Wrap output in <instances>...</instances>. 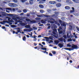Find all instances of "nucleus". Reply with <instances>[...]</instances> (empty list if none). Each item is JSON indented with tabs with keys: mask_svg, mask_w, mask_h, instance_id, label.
Listing matches in <instances>:
<instances>
[{
	"mask_svg": "<svg viewBox=\"0 0 79 79\" xmlns=\"http://www.w3.org/2000/svg\"><path fill=\"white\" fill-rule=\"evenodd\" d=\"M62 57L63 58H64L66 59L67 58L66 56L64 54H62Z\"/></svg>",
	"mask_w": 79,
	"mask_h": 79,
	"instance_id": "obj_28",
	"label": "nucleus"
},
{
	"mask_svg": "<svg viewBox=\"0 0 79 79\" xmlns=\"http://www.w3.org/2000/svg\"><path fill=\"white\" fill-rule=\"evenodd\" d=\"M2 16H5V13H3L2 14Z\"/></svg>",
	"mask_w": 79,
	"mask_h": 79,
	"instance_id": "obj_52",
	"label": "nucleus"
},
{
	"mask_svg": "<svg viewBox=\"0 0 79 79\" xmlns=\"http://www.w3.org/2000/svg\"><path fill=\"white\" fill-rule=\"evenodd\" d=\"M41 49H42V50H47V48H41Z\"/></svg>",
	"mask_w": 79,
	"mask_h": 79,
	"instance_id": "obj_43",
	"label": "nucleus"
},
{
	"mask_svg": "<svg viewBox=\"0 0 79 79\" xmlns=\"http://www.w3.org/2000/svg\"><path fill=\"white\" fill-rule=\"evenodd\" d=\"M8 16H10V17H11L12 18V19H11V18L9 17H7L8 19V20L9 21V22L8 23V24L9 25H11V24H14V20L15 19H16V20L17 22L15 23V24H17L18 22L21 25V26H25L26 25L27 23H23V20H17V18H16V15H13V14H7ZM14 18V19H13Z\"/></svg>",
	"mask_w": 79,
	"mask_h": 79,
	"instance_id": "obj_1",
	"label": "nucleus"
},
{
	"mask_svg": "<svg viewBox=\"0 0 79 79\" xmlns=\"http://www.w3.org/2000/svg\"><path fill=\"white\" fill-rule=\"evenodd\" d=\"M5 21H4L3 22H1V24H5Z\"/></svg>",
	"mask_w": 79,
	"mask_h": 79,
	"instance_id": "obj_32",
	"label": "nucleus"
},
{
	"mask_svg": "<svg viewBox=\"0 0 79 79\" xmlns=\"http://www.w3.org/2000/svg\"><path fill=\"white\" fill-rule=\"evenodd\" d=\"M40 11L41 13H43L44 12V11L43 10H40Z\"/></svg>",
	"mask_w": 79,
	"mask_h": 79,
	"instance_id": "obj_36",
	"label": "nucleus"
},
{
	"mask_svg": "<svg viewBox=\"0 0 79 79\" xmlns=\"http://www.w3.org/2000/svg\"><path fill=\"white\" fill-rule=\"evenodd\" d=\"M52 42H53V41H52V40L49 41V42H48V43H49V44H51V43H52Z\"/></svg>",
	"mask_w": 79,
	"mask_h": 79,
	"instance_id": "obj_42",
	"label": "nucleus"
},
{
	"mask_svg": "<svg viewBox=\"0 0 79 79\" xmlns=\"http://www.w3.org/2000/svg\"><path fill=\"white\" fill-rule=\"evenodd\" d=\"M25 27H26V28H27V29L28 28H29L30 27V25H27L25 26Z\"/></svg>",
	"mask_w": 79,
	"mask_h": 79,
	"instance_id": "obj_24",
	"label": "nucleus"
},
{
	"mask_svg": "<svg viewBox=\"0 0 79 79\" xmlns=\"http://www.w3.org/2000/svg\"><path fill=\"white\" fill-rule=\"evenodd\" d=\"M33 29H34V30H37V28H36L35 27H33Z\"/></svg>",
	"mask_w": 79,
	"mask_h": 79,
	"instance_id": "obj_46",
	"label": "nucleus"
},
{
	"mask_svg": "<svg viewBox=\"0 0 79 79\" xmlns=\"http://www.w3.org/2000/svg\"><path fill=\"white\" fill-rule=\"evenodd\" d=\"M48 22L50 23H52V24H53L54 23H56V21L55 19H53L50 18L49 19H48Z\"/></svg>",
	"mask_w": 79,
	"mask_h": 79,
	"instance_id": "obj_4",
	"label": "nucleus"
},
{
	"mask_svg": "<svg viewBox=\"0 0 79 79\" xmlns=\"http://www.w3.org/2000/svg\"><path fill=\"white\" fill-rule=\"evenodd\" d=\"M23 12H24V13H27V10L26 9H24L23 10Z\"/></svg>",
	"mask_w": 79,
	"mask_h": 79,
	"instance_id": "obj_29",
	"label": "nucleus"
},
{
	"mask_svg": "<svg viewBox=\"0 0 79 79\" xmlns=\"http://www.w3.org/2000/svg\"><path fill=\"white\" fill-rule=\"evenodd\" d=\"M32 28H30L28 29V32H31V31H32Z\"/></svg>",
	"mask_w": 79,
	"mask_h": 79,
	"instance_id": "obj_31",
	"label": "nucleus"
},
{
	"mask_svg": "<svg viewBox=\"0 0 79 79\" xmlns=\"http://www.w3.org/2000/svg\"><path fill=\"white\" fill-rule=\"evenodd\" d=\"M63 26L64 27H65L66 26V24L65 23H63Z\"/></svg>",
	"mask_w": 79,
	"mask_h": 79,
	"instance_id": "obj_39",
	"label": "nucleus"
},
{
	"mask_svg": "<svg viewBox=\"0 0 79 79\" xmlns=\"http://www.w3.org/2000/svg\"><path fill=\"white\" fill-rule=\"evenodd\" d=\"M2 29H5V27H2Z\"/></svg>",
	"mask_w": 79,
	"mask_h": 79,
	"instance_id": "obj_62",
	"label": "nucleus"
},
{
	"mask_svg": "<svg viewBox=\"0 0 79 79\" xmlns=\"http://www.w3.org/2000/svg\"><path fill=\"white\" fill-rule=\"evenodd\" d=\"M28 30L29 29H24L23 30L24 31H25V32H29Z\"/></svg>",
	"mask_w": 79,
	"mask_h": 79,
	"instance_id": "obj_25",
	"label": "nucleus"
},
{
	"mask_svg": "<svg viewBox=\"0 0 79 79\" xmlns=\"http://www.w3.org/2000/svg\"><path fill=\"white\" fill-rule=\"evenodd\" d=\"M12 10V9L11 8H6V11L7 13H10L9 11H11Z\"/></svg>",
	"mask_w": 79,
	"mask_h": 79,
	"instance_id": "obj_10",
	"label": "nucleus"
},
{
	"mask_svg": "<svg viewBox=\"0 0 79 79\" xmlns=\"http://www.w3.org/2000/svg\"><path fill=\"white\" fill-rule=\"evenodd\" d=\"M74 37H75V39L77 38V36H76V35H75Z\"/></svg>",
	"mask_w": 79,
	"mask_h": 79,
	"instance_id": "obj_53",
	"label": "nucleus"
},
{
	"mask_svg": "<svg viewBox=\"0 0 79 79\" xmlns=\"http://www.w3.org/2000/svg\"><path fill=\"white\" fill-rule=\"evenodd\" d=\"M51 52H52V53L54 55H55L56 54V51H51Z\"/></svg>",
	"mask_w": 79,
	"mask_h": 79,
	"instance_id": "obj_19",
	"label": "nucleus"
},
{
	"mask_svg": "<svg viewBox=\"0 0 79 79\" xmlns=\"http://www.w3.org/2000/svg\"><path fill=\"white\" fill-rule=\"evenodd\" d=\"M39 45H41L42 47H43V45H42L41 44H39Z\"/></svg>",
	"mask_w": 79,
	"mask_h": 79,
	"instance_id": "obj_54",
	"label": "nucleus"
},
{
	"mask_svg": "<svg viewBox=\"0 0 79 79\" xmlns=\"http://www.w3.org/2000/svg\"><path fill=\"white\" fill-rule=\"evenodd\" d=\"M8 5L10 6L11 7H15L17 6V5L14 3H9Z\"/></svg>",
	"mask_w": 79,
	"mask_h": 79,
	"instance_id": "obj_6",
	"label": "nucleus"
},
{
	"mask_svg": "<svg viewBox=\"0 0 79 79\" xmlns=\"http://www.w3.org/2000/svg\"><path fill=\"white\" fill-rule=\"evenodd\" d=\"M69 26L70 29H72V26H71V25H69Z\"/></svg>",
	"mask_w": 79,
	"mask_h": 79,
	"instance_id": "obj_56",
	"label": "nucleus"
},
{
	"mask_svg": "<svg viewBox=\"0 0 79 79\" xmlns=\"http://www.w3.org/2000/svg\"><path fill=\"white\" fill-rule=\"evenodd\" d=\"M72 8L73 10H71L70 11V13H73H73L75 12V10H74V8L72 7Z\"/></svg>",
	"mask_w": 79,
	"mask_h": 79,
	"instance_id": "obj_11",
	"label": "nucleus"
},
{
	"mask_svg": "<svg viewBox=\"0 0 79 79\" xmlns=\"http://www.w3.org/2000/svg\"><path fill=\"white\" fill-rule=\"evenodd\" d=\"M66 3L67 4H71V1L69 0H66Z\"/></svg>",
	"mask_w": 79,
	"mask_h": 79,
	"instance_id": "obj_14",
	"label": "nucleus"
},
{
	"mask_svg": "<svg viewBox=\"0 0 79 79\" xmlns=\"http://www.w3.org/2000/svg\"><path fill=\"white\" fill-rule=\"evenodd\" d=\"M55 42L56 44H58L59 42L58 40H55Z\"/></svg>",
	"mask_w": 79,
	"mask_h": 79,
	"instance_id": "obj_33",
	"label": "nucleus"
},
{
	"mask_svg": "<svg viewBox=\"0 0 79 79\" xmlns=\"http://www.w3.org/2000/svg\"><path fill=\"white\" fill-rule=\"evenodd\" d=\"M76 27L77 31H79V27Z\"/></svg>",
	"mask_w": 79,
	"mask_h": 79,
	"instance_id": "obj_41",
	"label": "nucleus"
},
{
	"mask_svg": "<svg viewBox=\"0 0 79 79\" xmlns=\"http://www.w3.org/2000/svg\"><path fill=\"white\" fill-rule=\"evenodd\" d=\"M49 3L50 4H51L52 5H55L56 3V2L55 1H50L49 2Z\"/></svg>",
	"mask_w": 79,
	"mask_h": 79,
	"instance_id": "obj_9",
	"label": "nucleus"
},
{
	"mask_svg": "<svg viewBox=\"0 0 79 79\" xmlns=\"http://www.w3.org/2000/svg\"><path fill=\"white\" fill-rule=\"evenodd\" d=\"M43 52H44V53H46L47 55L48 54V52H47L46 51H43Z\"/></svg>",
	"mask_w": 79,
	"mask_h": 79,
	"instance_id": "obj_45",
	"label": "nucleus"
},
{
	"mask_svg": "<svg viewBox=\"0 0 79 79\" xmlns=\"http://www.w3.org/2000/svg\"><path fill=\"white\" fill-rule=\"evenodd\" d=\"M58 45L60 48H62L63 46V45L61 44H59Z\"/></svg>",
	"mask_w": 79,
	"mask_h": 79,
	"instance_id": "obj_18",
	"label": "nucleus"
},
{
	"mask_svg": "<svg viewBox=\"0 0 79 79\" xmlns=\"http://www.w3.org/2000/svg\"><path fill=\"white\" fill-rule=\"evenodd\" d=\"M29 3L30 5H32L34 3V1H29Z\"/></svg>",
	"mask_w": 79,
	"mask_h": 79,
	"instance_id": "obj_22",
	"label": "nucleus"
},
{
	"mask_svg": "<svg viewBox=\"0 0 79 79\" xmlns=\"http://www.w3.org/2000/svg\"><path fill=\"white\" fill-rule=\"evenodd\" d=\"M20 15H24V13H21L20 14Z\"/></svg>",
	"mask_w": 79,
	"mask_h": 79,
	"instance_id": "obj_59",
	"label": "nucleus"
},
{
	"mask_svg": "<svg viewBox=\"0 0 79 79\" xmlns=\"http://www.w3.org/2000/svg\"><path fill=\"white\" fill-rule=\"evenodd\" d=\"M15 3H17L18 2L17 0H12Z\"/></svg>",
	"mask_w": 79,
	"mask_h": 79,
	"instance_id": "obj_35",
	"label": "nucleus"
},
{
	"mask_svg": "<svg viewBox=\"0 0 79 79\" xmlns=\"http://www.w3.org/2000/svg\"><path fill=\"white\" fill-rule=\"evenodd\" d=\"M16 29L17 30V32H20V33H21V32L20 31H21V30L20 29V28H16Z\"/></svg>",
	"mask_w": 79,
	"mask_h": 79,
	"instance_id": "obj_17",
	"label": "nucleus"
},
{
	"mask_svg": "<svg viewBox=\"0 0 79 79\" xmlns=\"http://www.w3.org/2000/svg\"><path fill=\"white\" fill-rule=\"evenodd\" d=\"M11 27H16V26L15 25H11Z\"/></svg>",
	"mask_w": 79,
	"mask_h": 79,
	"instance_id": "obj_37",
	"label": "nucleus"
},
{
	"mask_svg": "<svg viewBox=\"0 0 79 79\" xmlns=\"http://www.w3.org/2000/svg\"><path fill=\"white\" fill-rule=\"evenodd\" d=\"M36 37H37V36L34 35L33 38H34V39H36Z\"/></svg>",
	"mask_w": 79,
	"mask_h": 79,
	"instance_id": "obj_57",
	"label": "nucleus"
},
{
	"mask_svg": "<svg viewBox=\"0 0 79 79\" xmlns=\"http://www.w3.org/2000/svg\"><path fill=\"white\" fill-rule=\"evenodd\" d=\"M63 37L65 39H67V37H66V35H64L63 36Z\"/></svg>",
	"mask_w": 79,
	"mask_h": 79,
	"instance_id": "obj_40",
	"label": "nucleus"
},
{
	"mask_svg": "<svg viewBox=\"0 0 79 79\" xmlns=\"http://www.w3.org/2000/svg\"><path fill=\"white\" fill-rule=\"evenodd\" d=\"M18 12H19V13H21V12H22V11H21V10H19L18 11Z\"/></svg>",
	"mask_w": 79,
	"mask_h": 79,
	"instance_id": "obj_49",
	"label": "nucleus"
},
{
	"mask_svg": "<svg viewBox=\"0 0 79 79\" xmlns=\"http://www.w3.org/2000/svg\"><path fill=\"white\" fill-rule=\"evenodd\" d=\"M67 37L68 39H71V38H73V35L71 34H70V35H69V32H68L67 33Z\"/></svg>",
	"mask_w": 79,
	"mask_h": 79,
	"instance_id": "obj_8",
	"label": "nucleus"
},
{
	"mask_svg": "<svg viewBox=\"0 0 79 79\" xmlns=\"http://www.w3.org/2000/svg\"><path fill=\"white\" fill-rule=\"evenodd\" d=\"M73 2L75 3H79V0H72Z\"/></svg>",
	"mask_w": 79,
	"mask_h": 79,
	"instance_id": "obj_16",
	"label": "nucleus"
},
{
	"mask_svg": "<svg viewBox=\"0 0 79 79\" xmlns=\"http://www.w3.org/2000/svg\"><path fill=\"white\" fill-rule=\"evenodd\" d=\"M28 35H30L31 37H32V34H28Z\"/></svg>",
	"mask_w": 79,
	"mask_h": 79,
	"instance_id": "obj_50",
	"label": "nucleus"
},
{
	"mask_svg": "<svg viewBox=\"0 0 79 79\" xmlns=\"http://www.w3.org/2000/svg\"><path fill=\"white\" fill-rule=\"evenodd\" d=\"M39 6L40 7V8H44V6L42 4L39 5Z\"/></svg>",
	"mask_w": 79,
	"mask_h": 79,
	"instance_id": "obj_20",
	"label": "nucleus"
},
{
	"mask_svg": "<svg viewBox=\"0 0 79 79\" xmlns=\"http://www.w3.org/2000/svg\"><path fill=\"white\" fill-rule=\"evenodd\" d=\"M20 1L22 2V3H24V2H27V0H20Z\"/></svg>",
	"mask_w": 79,
	"mask_h": 79,
	"instance_id": "obj_27",
	"label": "nucleus"
},
{
	"mask_svg": "<svg viewBox=\"0 0 79 79\" xmlns=\"http://www.w3.org/2000/svg\"><path fill=\"white\" fill-rule=\"evenodd\" d=\"M53 33L54 35V36L57 39L58 37V35L57 33L56 32V29H54L53 30Z\"/></svg>",
	"mask_w": 79,
	"mask_h": 79,
	"instance_id": "obj_3",
	"label": "nucleus"
},
{
	"mask_svg": "<svg viewBox=\"0 0 79 79\" xmlns=\"http://www.w3.org/2000/svg\"><path fill=\"white\" fill-rule=\"evenodd\" d=\"M63 30V29H62V27H59V28L58 29V31L59 32V33L60 34H63V31H62Z\"/></svg>",
	"mask_w": 79,
	"mask_h": 79,
	"instance_id": "obj_7",
	"label": "nucleus"
},
{
	"mask_svg": "<svg viewBox=\"0 0 79 79\" xmlns=\"http://www.w3.org/2000/svg\"><path fill=\"white\" fill-rule=\"evenodd\" d=\"M65 10H70L71 9V7L69 6H66L65 7Z\"/></svg>",
	"mask_w": 79,
	"mask_h": 79,
	"instance_id": "obj_15",
	"label": "nucleus"
},
{
	"mask_svg": "<svg viewBox=\"0 0 79 79\" xmlns=\"http://www.w3.org/2000/svg\"><path fill=\"white\" fill-rule=\"evenodd\" d=\"M25 20L27 23H36V22L35 20L31 21V20L28 19H26Z\"/></svg>",
	"mask_w": 79,
	"mask_h": 79,
	"instance_id": "obj_5",
	"label": "nucleus"
},
{
	"mask_svg": "<svg viewBox=\"0 0 79 79\" xmlns=\"http://www.w3.org/2000/svg\"><path fill=\"white\" fill-rule=\"evenodd\" d=\"M53 48H55V49H56V48H57V47H53Z\"/></svg>",
	"mask_w": 79,
	"mask_h": 79,
	"instance_id": "obj_61",
	"label": "nucleus"
},
{
	"mask_svg": "<svg viewBox=\"0 0 79 79\" xmlns=\"http://www.w3.org/2000/svg\"><path fill=\"white\" fill-rule=\"evenodd\" d=\"M23 40L24 41H25V40H26V37H25V36L23 37Z\"/></svg>",
	"mask_w": 79,
	"mask_h": 79,
	"instance_id": "obj_34",
	"label": "nucleus"
},
{
	"mask_svg": "<svg viewBox=\"0 0 79 79\" xmlns=\"http://www.w3.org/2000/svg\"><path fill=\"white\" fill-rule=\"evenodd\" d=\"M68 42H71V41H72V39H68Z\"/></svg>",
	"mask_w": 79,
	"mask_h": 79,
	"instance_id": "obj_38",
	"label": "nucleus"
},
{
	"mask_svg": "<svg viewBox=\"0 0 79 79\" xmlns=\"http://www.w3.org/2000/svg\"><path fill=\"white\" fill-rule=\"evenodd\" d=\"M46 21V20H43L41 21V22L42 23H43V24H44V23H45Z\"/></svg>",
	"mask_w": 79,
	"mask_h": 79,
	"instance_id": "obj_21",
	"label": "nucleus"
},
{
	"mask_svg": "<svg viewBox=\"0 0 79 79\" xmlns=\"http://www.w3.org/2000/svg\"><path fill=\"white\" fill-rule=\"evenodd\" d=\"M59 40L60 41H64V42H66V40H65V39L63 38V37L59 39Z\"/></svg>",
	"mask_w": 79,
	"mask_h": 79,
	"instance_id": "obj_13",
	"label": "nucleus"
},
{
	"mask_svg": "<svg viewBox=\"0 0 79 79\" xmlns=\"http://www.w3.org/2000/svg\"><path fill=\"white\" fill-rule=\"evenodd\" d=\"M67 60H69V57H68V56H67Z\"/></svg>",
	"mask_w": 79,
	"mask_h": 79,
	"instance_id": "obj_55",
	"label": "nucleus"
},
{
	"mask_svg": "<svg viewBox=\"0 0 79 79\" xmlns=\"http://www.w3.org/2000/svg\"><path fill=\"white\" fill-rule=\"evenodd\" d=\"M42 44H43V45H45V42H43L42 43Z\"/></svg>",
	"mask_w": 79,
	"mask_h": 79,
	"instance_id": "obj_58",
	"label": "nucleus"
},
{
	"mask_svg": "<svg viewBox=\"0 0 79 79\" xmlns=\"http://www.w3.org/2000/svg\"><path fill=\"white\" fill-rule=\"evenodd\" d=\"M57 2H61V0H56Z\"/></svg>",
	"mask_w": 79,
	"mask_h": 79,
	"instance_id": "obj_51",
	"label": "nucleus"
},
{
	"mask_svg": "<svg viewBox=\"0 0 79 79\" xmlns=\"http://www.w3.org/2000/svg\"><path fill=\"white\" fill-rule=\"evenodd\" d=\"M66 53H67L68 55L69 56V57L70 58V57H71V55L70 54H69V52H67L66 51H65Z\"/></svg>",
	"mask_w": 79,
	"mask_h": 79,
	"instance_id": "obj_30",
	"label": "nucleus"
},
{
	"mask_svg": "<svg viewBox=\"0 0 79 79\" xmlns=\"http://www.w3.org/2000/svg\"><path fill=\"white\" fill-rule=\"evenodd\" d=\"M56 7L59 8V7H60V6H61V4H60V3H57L56 4Z\"/></svg>",
	"mask_w": 79,
	"mask_h": 79,
	"instance_id": "obj_12",
	"label": "nucleus"
},
{
	"mask_svg": "<svg viewBox=\"0 0 79 79\" xmlns=\"http://www.w3.org/2000/svg\"><path fill=\"white\" fill-rule=\"evenodd\" d=\"M12 10H11V11H15V8H13L12 9Z\"/></svg>",
	"mask_w": 79,
	"mask_h": 79,
	"instance_id": "obj_47",
	"label": "nucleus"
},
{
	"mask_svg": "<svg viewBox=\"0 0 79 79\" xmlns=\"http://www.w3.org/2000/svg\"><path fill=\"white\" fill-rule=\"evenodd\" d=\"M67 47H72V48H74V49H77V48H78V47L77 46L73 45V46H72V45L70 44V43L67 44Z\"/></svg>",
	"mask_w": 79,
	"mask_h": 79,
	"instance_id": "obj_2",
	"label": "nucleus"
},
{
	"mask_svg": "<svg viewBox=\"0 0 79 79\" xmlns=\"http://www.w3.org/2000/svg\"><path fill=\"white\" fill-rule=\"evenodd\" d=\"M73 15H75V16H79V14L77 13H76L75 14H73Z\"/></svg>",
	"mask_w": 79,
	"mask_h": 79,
	"instance_id": "obj_23",
	"label": "nucleus"
},
{
	"mask_svg": "<svg viewBox=\"0 0 79 79\" xmlns=\"http://www.w3.org/2000/svg\"><path fill=\"white\" fill-rule=\"evenodd\" d=\"M37 40V38L36 39H35L33 41H36Z\"/></svg>",
	"mask_w": 79,
	"mask_h": 79,
	"instance_id": "obj_60",
	"label": "nucleus"
},
{
	"mask_svg": "<svg viewBox=\"0 0 79 79\" xmlns=\"http://www.w3.org/2000/svg\"><path fill=\"white\" fill-rule=\"evenodd\" d=\"M76 68L77 69H78V68H79V65L77 66V67H76Z\"/></svg>",
	"mask_w": 79,
	"mask_h": 79,
	"instance_id": "obj_64",
	"label": "nucleus"
},
{
	"mask_svg": "<svg viewBox=\"0 0 79 79\" xmlns=\"http://www.w3.org/2000/svg\"><path fill=\"white\" fill-rule=\"evenodd\" d=\"M44 3V2L42 0H41L39 2L40 4H42V3Z\"/></svg>",
	"mask_w": 79,
	"mask_h": 79,
	"instance_id": "obj_26",
	"label": "nucleus"
},
{
	"mask_svg": "<svg viewBox=\"0 0 79 79\" xmlns=\"http://www.w3.org/2000/svg\"><path fill=\"white\" fill-rule=\"evenodd\" d=\"M44 17H46V18H48V17H49V16H48V15H44Z\"/></svg>",
	"mask_w": 79,
	"mask_h": 79,
	"instance_id": "obj_48",
	"label": "nucleus"
},
{
	"mask_svg": "<svg viewBox=\"0 0 79 79\" xmlns=\"http://www.w3.org/2000/svg\"><path fill=\"white\" fill-rule=\"evenodd\" d=\"M70 62L71 63H72L73 62V61H72V60H70Z\"/></svg>",
	"mask_w": 79,
	"mask_h": 79,
	"instance_id": "obj_63",
	"label": "nucleus"
},
{
	"mask_svg": "<svg viewBox=\"0 0 79 79\" xmlns=\"http://www.w3.org/2000/svg\"><path fill=\"white\" fill-rule=\"evenodd\" d=\"M49 55L50 56H53L52 54L51 53H49Z\"/></svg>",
	"mask_w": 79,
	"mask_h": 79,
	"instance_id": "obj_44",
	"label": "nucleus"
}]
</instances>
